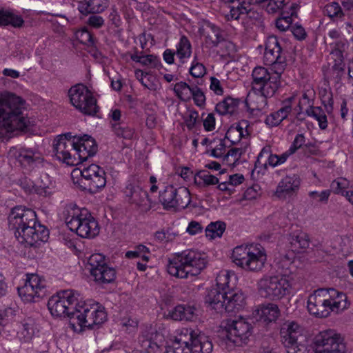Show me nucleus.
<instances>
[{
	"mask_svg": "<svg viewBox=\"0 0 353 353\" xmlns=\"http://www.w3.org/2000/svg\"><path fill=\"white\" fill-rule=\"evenodd\" d=\"M56 159L59 162L65 164L67 166H79L78 168H83L85 167L83 163L87 161L88 157L82 158V156H55Z\"/></svg>",
	"mask_w": 353,
	"mask_h": 353,
	"instance_id": "52",
	"label": "nucleus"
},
{
	"mask_svg": "<svg viewBox=\"0 0 353 353\" xmlns=\"http://www.w3.org/2000/svg\"><path fill=\"white\" fill-rule=\"evenodd\" d=\"M283 73L263 66L255 67L252 72V86L254 90L263 92L266 96H274L281 86Z\"/></svg>",
	"mask_w": 353,
	"mask_h": 353,
	"instance_id": "8",
	"label": "nucleus"
},
{
	"mask_svg": "<svg viewBox=\"0 0 353 353\" xmlns=\"http://www.w3.org/2000/svg\"><path fill=\"white\" fill-rule=\"evenodd\" d=\"M204 114H202L203 125L205 131L212 132L216 128V118L214 113H209L204 118Z\"/></svg>",
	"mask_w": 353,
	"mask_h": 353,
	"instance_id": "62",
	"label": "nucleus"
},
{
	"mask_svg": "<svg viewBox=\"0 0 353 353\" xmlns=\"http://www.w3.org/2000/svg\"><path fill=\"white\" fill-rule=\"evenodd\" d=\"M15 157L16 163H17L21 168L28 171L32 170V156H15Z\"/></svg>",
	"mask_w": 353,
	"mask_h": 353,
	"instance_id": "64",
	"label": "nucleus"
},
{
	"mask_svg": "<svg viewBox=\"0 0 353 353\" xmlns=\"http://www.w3.org/2000/svg\"><path fill=\"white\" fill-rule=\"evenodd\" d=\"M225 298L226 292L213 288L208 292L205 301L212 310L218 313H223L225 311Z\"/></svg>",
	"mask_w": 353,
	"mask_h": 353,
	"instance_id": "24",
	"label": "nucleus"
},
{
	"mask_svg": "<svg viewBox=\"0 0 353 353\" xmlns=\"http://www.w3.org/2000/svg\"><path fill=\"white\" fill-rule=\"evenodd\" d=\"M248 121L242 120L238 123H234L228 130L225 137L233 144L238 143L241 138L248 136Z\"/></svg>",
	"mask_w": 353,
	"mask_h": 353,
	"instance_id": "29",
	"label": "nucleus"
},
{
	"mask_svg": "<svg viewBox=\"0 0 353 353\" xmlns=\"http://www.w3.org/2000/svg\"><path fill=\"white\" fill-rule=\"evenodd\" d=\"M263 62L270 66V70H277L279 73H283L285 69V57L283 55L282 48L274 36L269 37L266 41Z\"/></svg>",
	"mask_w": 353,
	"mask_h": 353,
	"instance_id": "18",
	"label": "nucleus"
},
{
	"mask_svg": "<svg viewBox=\"0 0 353 353\" xmlns=\"http://www.w3.org/2000/svg\"><path fill=\"white\" fill-rule=\"evenodd\" d=\"M77 307L74 319L81 327L93 329L106 320V313L99 304H88L79 300Z\"/></svg>",
	"mask_w": 353,
	"mask_h": 353,
	"instance_id": "13",
	"label": "nucleus"
},
{
	"mask_svg": "<svg viewBox=\"0 0 353 353\" xmlns=\"http://www.w3.org/2000/svg\"><path fill=\"white\" fill-rule=\"evenodd\" d=\"M192 46L189 39L184 35L181 36L176 45V56L183 59L190 57Z\"/></svg>",
	"mask_w": 353,
	"mask_h": 353,
	"instance_id": "49",
	"label": "nucleus"
},
{
	"mask_svg": "<svg viewBox=\"0 0 353 353\" xmlns=\"http://www.w3.org/2000/svg\"><path fill=\"white\" fill-rule=\"evenodd\" d=\"M294 97L288 98L285 101L283 107L267 116L265 120V124L270 127L277 126L286 119L292 111L291 103Z\"/></svg>",
	"mask_w": 353,
	"mask_h": 353,
	"instance_id": "26",
	"label": "nucleus"
},
{
	"mask_svg": "<svg viewBox=\"0 0 353 353\" xmlns=\"http://www.w3.org/2000/svg\"><path fill=\"white\" fill-rule=\"evenodd\" d=\"M199 112L194 108H188L182 115L183 121L187 128L195 132L197 128H200V121L199 120Z\"/></svg>",
	"mask_w": 353,
	"mask_h": 353,
	"instance_id": "40",
	"label": "nucleus"
},
{
	"mask_svg": "<svg viewBox=\"0 0 353 353\" xmlns=\"http://www.w3.org/2000/svg\"><path fill=\"white\" fill-rule=\"evenodd\" d=\"M230 276V273L228 270L221 271L216 278V287L215 288L223 292L234 288V283L231 284Z\"/></svg>",
	"mask_w": 353,
	"mask_h": 353,
	"instance_id": "50",
	"label": "nucleus"
},
{
	"mask_svg": "<svg viewBox=\"0 0 353 353\" xmlns=\"http://www.w3.org/2000/svg\"><path fill=\"white\" fill-rule=\"evenodd\" d=\"M77 38L81 43L88 46H93L94 43V38L86 27L81 28L76 32Z\"/></svg>",
	"mask_w": 353,
	"mask_h": 353,
	"instance_id": "56",
	"label": "nucleus"
},
{
	"mask_svg": "<svg viewBox=\"0 0 353 353\" xmlns=\"http://www.w3.org/2000/svg\"><path fill=\"white\" fill-rule=\"evenodd\" d=\"M75 151V139L72 141H65L56 137L53 141V152L55 154H70V151Z\"/></svg>",
	"mask_w": 353,
	"mask_h": 353,
	"instance_id": "43",
	"label": "nucleus"
},
{
	"mask_svg": "<svg viewBox=\"0 0 353 353\" xmlns=\"http://www.w3.org/2000/svg\"><path fill=\"white\" fill-rule=\"evenodd\" d=\"M307 115L312 117L318 121L319 127L321 130H326L328 126L327 117L325 110L319 106L312 108L307 110Z\"/></svg>",
	"mask_w": 353,
	"mask_h": 353,
	"instance_id": "41",
	"label": "nucleus"
},
{
	"mask_svg": "<svg viewBox=\"0 0 353 353\" xmlns=\"http://www.w3.org/2000/svg\"><path fill=\"white\" fill-rule=\"evenodd\" d=\"M75 152L77 153L85 152L87 154H95L97 145L95 140L88 134L75 139Z\"/></svg>",
	"mask_w": 353,
	"mask_h": 353,
	"instance_id": "32",
	"label": "nucleus"
},
{
	"mask_svg": "<svg viewBox=\"0 0 353 353\" xmlns=\"http://www.w3.org/2000/svg\"><path fill=\"white\" fill-rule=\"evenodd\" d=\"M295 321H288L281 329V341L288 353H305L306 337Z\"/></svg>",
	"mask_w": 353,
	"mask_h": 353,
	"instance_id": "11",
	"label": "nucleus"
},
{
	"mask_svg": "<svg viewBox=\"0 0 353 353\" xmlns=\"http://www.w3.org/2000/svg\"><path fill=\"white\" fill-rule=\"evenodd\" d=\"M79 297L80 294L74 290L59 291L48 300V310L54 316L74 319Z\"/></svg>",
	"mask_w": 353,
	"mask_h": 353,
	"instance_id": "7",
	"label": "nucleus"
},
{
	"mask_svg": "<svg viewBox=\"0 0 353 353\" xmlns=\"http://www.w3.org/2000/svg\"><path fill=\"white\" fill-rule=\"evenodd\" d=\"M191 353H211L213 349L209 337L199 332L190 345Z\"/></svg>",
	"mask_w": 353,
	"mask_h": 353,
	"instance_id": "31",
	"label": "nucleus"
},
{
	"mask_svg": "<svg viewBox=\"0 0 353 353\" xmlns=\"http://www.w3.org/2000/svg\"><path fill=\"white\" fill-rule=\"evenodd\" d=\"M330 44L332 46V53L335 54L340 59L343 58V53L348 48L347 41L342 38L339 40L332 41Z\"/></svg>",
	"mask_w": 353,
	"mask_h": 353,
	"instance_id": "54",
	"label": "nucleus"
},
{
	"mask_svg": "<svg viewBox=\"0 0 353 353\" xmlns=\"http://www.w3.org/2000/svg\"><path fill=\"white\" fill-rule=\"evenodd\" d=\"M348 306L346 294L334 288L318 289L307 299L308 312L320 318L328 316L331 312L338 314Z\"/></svg>",
	"mask_w": 353,
	"mask_h": 353,
	"instance_id": "2",
	"label": "nucleus"
},
{
	"mask_svg": "<svg viewBox=\"0 0 353 353\" xmlns=\"http://www.w3.org/2000/svg\"><path fill=\"white\" fill-rule=\"evenodd\" d=\"M212 30L215 39H214L211 35H208V38L212 41L213 46H219L220 52L223 55H230L235 52V46L233 43L229 41L221 40V34L219 28L212 26Z\"/></svg>",
	"mask_w": 353,
	"mask_h": 353,
	"instance_id": "33",
	"label": "nucleus"
},
{
	"mask_svg": "<svg viewBox=\"0 0 353 353\" xmlns=\"http://www.w3.org/2000/svg\"><path fill=\"white\" fill-rule=\"evenodd\" d=\"M301 180L299 175H286L278 183L274 196L281 200H285L296 195L299 190Z\"/></svg>",
	"mask_w": 353,
	"mask_h": 353,
	"instance_id": "20",
	"label": "nucleus"
},
{
	"mask_svg": "<svg viewBox=\"0 0 353 353\" xmlns=\"http://www.w3.org/2000/svg\"><path fill=\"white\" fill-rule=\"evenodd\" d=\"M226 228V225L224 222L218 221L211 222L205 228V235L210 239H214L217 237H221Z\"/></svg>",
	"mask_w": 353,
	"mask_h": 353,
	"instance_id": "46",
	"label": "nucleus"
},
{
	"mask_svg": "<svg viewBox=\"0 0 353 353\" xmlns=\"http://www.w3.org/2000/svg\"><path fill=\"white\" fill-rule=\"evenodd\" d=\"M190 73L195 78L202 77L205 74V68L202 63H199L196 58H194L190 68Z\"/></svg>",
	"mask_w": 353,
	"mask_h": 353,
	"instance_id": "59",
	"label": "nucleus"
},
{
	"mask_svg": "<svg viewBox=\"0 0 353 353\" xmlns=\"http://www.w3.org/2000/svg\"><path fill=\"white\" fill-rule=\"evenodd\" d=\"M17 291L26 302H37L47 294L45 281L35 274H27L24 285L17 288Z\"/></svg>",
	"mask_w": 353,
	"mask_h": 353,
	"instance_id": "15",
	"label": "nucleus"
},
{
	"mask_svg": "<svg viewBox=\"0 0 353 353\" xmlns=\"http://www.w3.org/2000/svg\"><path fill=\"white\" fill-rule=\"evenodd\" d=\"M273 96H266L263 92L254 90L249 92L245 99L247 107L251 110H263L268 105V98Z\"/></svg>",
	"mask_w": 353,
	"mask_h": 353,
	"instance_id": "27",
	"label": "nucleus"
},
{
	"mask_svg": "<svg viewBox=\"0 0 353 353\" xmlns=\"http://www.w3.org/2000/svg\"><path fill=\"white\" fill-rule=\"evenodd\" d=\"M226 292L225 312H236L243 308L245 305V297L241 290L231 288Z\"/></svg>",
	"mask_w": 353,
	"mask_h": 353,
	"instance_id": "23",
	"label": "nucleus"
},
{
	"mask_svg": "<svg viewBox=\"0 0 353 353\" xmlns=\"http://www.w3.org/2000/svg\"><path fill=\"white\" fill-rule=\"evenodd\" d=\"M112 128L117 136L125 139H131L134 134V130L125 124L116 123L112 124Z\"/></svg>",
	"mask_w": 353,
	"mask_h": 353,
	"instance_id": "53",
	"label": "nucleus"
},
{
	"mask_svg": "<svg viewBox=\"0 0 353 353\" xmlns=\"http://www.w3.org/2000/svg\"><path fill=\"white\" fill-rule=\"evenodd\" d=\"M292 246L296 249H305L310 245L308 235L301 231H296L292 233L290 239Z\"/></svg>",
	"mask_w": 353,
	"mask_h": 353,
	"instance_id": "45",
	"label": "nucleus"
},
{
	"mask_svg": "<svg viewBox=\"0 0 353 353\" xmlns=\"http://www.w3.org/2000/svg\"><path fill=\"white\" fill-rule=\"evenodd\" d=\"M287 157L288 156H258L255 165L258 168L263 167L265 170L268 167L274 168L285 163Z\"/></svg>",
	"mask_w": 353,
	"mask_h": 353,
	"instance_id": "38",
	"label": "nucleus"
},
{
	"mask_svg": "<svg viewBox=\"0 0 353 353\" xmlns=\"http://www.w3.org/2000/svg\"><path fill=\"white\" fill-rule=\"evenodd\" d=\"M193 89L194 90L192 93V99H193L196 105L200 108H203L205 104V97L204 93L196 85H194Z\"/></svg>",
	"mask_w": 353,
	"mask_h": 353,
	"instance_id": "63",
	"label": "nucleus"
},
{
	"mask_svg": "<svg viewBox=\"0 0 353 353\" xmlns=\"http://www.w3.org/2000/svg\"><path fill=\"white\" fill-rule=\"evenodd\" d=\"M194 183L200 188L219 183V179L205 170H201L194 174Z\"/></svg>",
	"mask_w": 353,
	"mask_h": 353,
	"instance_id": "36",
	"label": "nucleus"
},
{
	"mask_svg": "<svg viewBox=\"0 0 353 353\" xmlns=\"http://www.w3.org/2000/svg\"><path fill=\"white\" fill-rule=\"evenodd\" d=\"M128 202L137 205L142 212H148L152 208V202L148 192L140 186L130 183L124 190Z\"/></svg>",
	"mask_w": 353,
	"mask_h": 353,
	"instance_id": "21",
	"label": "nucleus"
},
{
	"mask_svg": "<svg viewBox=\"0 0 353 353\" xmlns=\"http://www.w3.org/2000/svg\"><path fill=\"white\" fill-rule=\"evenodd\" d=\"M68 94L72 105L81 112L93 116L98 112L97 99L85 85L77 84L71 87Z\"/></svg>",
	"mask_w": 353,
	"mask_h": 353,
	"instance_id": "12",
	"label": "nucleus"
},
{
	"mask_svg": "<svg viewBox=\"0 0 353 353\" xmlns=\"http://www.w3.org/2000/svg\"><path fill=\"white\" fill-rule=\"evenodd\" d=\"M206 264L207 261L203 254L194 250H186L169 259L166 267L171 276L187 279L189 276L200 274Z\"/></svg>",
	"mask_w": 353,
	"mask_h": 353,
	"instance_id": "3",
	"label": "nucleus"
},
{
	"mask_svg": "<svg viewBox=\"0 0 353 353\" xmlns=\"http://www.w3.org/2000/svg\"><path fill=\"white\" fill-rule=\"evenodd\" d=\"M177 188L173 185H168L159 192V201L165 210L174 208V198L176 197Z\"/></svg>",
	"mask_w": 353,
	"mask_h": 353,
	"instance_id": "37",
	"label": "nucleus"
},
{
	"mask_svg": "<svg viewBox=\"0 0 353 353\" xmlns=\"http://www.w3.org/2000/svg\"><path fill=\"white\" fill-rule=\"evenodd\" d=\"M349 186V181L345 178H338L331 183V188L335 194H341Z\"/></svg>",
	"mask_w": 353,
	"mask_h": 353,
	"instance_id": "57",
	"label": "nucleus"
},
{
	"mask_svg": "<svg viewBox=\"0 0 353 353\" xmlns=\"http://www.w3.org/2000/svg\"><path fill=\"white\" fill-rule=\"evenodd\" d=\"M174 199L175 203L174 209L185 208L191 201L189 190L184 187L177 188L176 197Z\"/></svg>",
	"mask_w": 353,
	"mask_h": 353,
	"instance_id": "44",
	"label": "nucleus"
},
{
	"mask_svg": "<svg viewBox=\"0 0 353 353\" xmlns=\"http://www.w3.org/2000/svg\"><path fill=\"white\" fill-rule=\"evenodd\" d=\"M193 88L194 85L190 86L185 82L180 81L174 85V92L181 101H189L192 97Z\"/></svg>",
	"mask_w": 353,
	"mask_h": 353,
	"instance_id": "42",
	"label": "nucleus"
},
{
	"mask_svg": "<svg viewBox=\"0 0 353 353\" xmlns=\"http://www.w3.org/2000/svg\"><path fill=\"white\" fill-rule=\"evenodd\" d=\"M198 333V331L192 328H182L173 342L181 345H190Z\"/></svg>",
	"mask_w": 353,
	"mask_h": 353,
	"instance_id": "48",
	"label": "nucleus"
},
{
	"mask_svg": "<svg viewBox=\"0 0 353 353\" xmlns=\"http://www.w3.org/2000/svg\"><path fill=\"white\" fill-rule=\"evenodd\" d=\"M331 191L330 190H325L321 192L317 191H311L308 193L309 196L313 200L326 203L330 196Z\"/></svg>",
	"mask_w": 353,
	"mask_h": 353,
	"instance_id": "61",
	"label": "nucleus"
},
{
	"mask_svg": "<svg viewBox=\"0 0 353 353\" xmlns=\"http://www.w3.org/2000/svg\"><path fill=\"white\" fill-rule=\"evenodd\" d=\"M63 216L68 228L83 238H94L99 233L97 220L85 208L69 203L64 208Z\"/></svg>",
	"mask_w": 353,
	"mask_h": 353,
	"instance_id": "5",
	"label": "nucleus"
},
{
	"mask_svg": "<svg viewBox=\"0 0 353 353\" xmlns=\"http://www.w3.org/2000/svg\"><path fill=\"white\" fill-rule=\"evenodd\" d=\"M23 99L14 94L0 98V128L7 132L28 130L30 121L22 116Z\"/></svg>",
	"mask_w": 353,
	"mask_h": 353,
	"instance_id": "4",
	"label": "nucleus"
},
{
	"mask_svg": "<svg viewBox=\"0 0 353 353\" xmlns=\"http://www.w3.org/2000/svg\"><path fill=\"white\" fill-rule=\"evenodd\" d=\"M232 259L236 265L245 270L257 272L263 268L266 254L261 245H241L234 248Z\"/></svg>",
	"mask_w": 353,
	"mask_h": 353,
	"instance_id": "6",
	"label": "nucleus"
},
{
	"mask_svg": "<svg viewBox=\"0 0 353 353\" xmlns=\"http://www.w3.org/2000/svg\"><path fill=\"white\" fill-rule=\"evenodd\" d=\"M195 308L188 305H179L170 312V316L174 321H192Z\"/></svg>",
	"mask_w": 353,
	"mask_h": 353,
	"instance_id": "34",
	"label": "nucleus"
},
{
	"mask_svg": "<svg viewBox=\"0 0 353 353\" xmlns=\"http://www.w3.org/2000/svg\"><path fill=\"white\" fill-rule=\"evenodd\" d=\"M290 14H281L275 21L276 27L281 31H286L291 26L292 19Z\"/></svg>",
	"mask_w": 353,
	"mask_h": 353,
	"instance_id": "58",
	"label": "nucleus"
},
{
	"mask_svg": "<svg viewBox=\"0 0 353 353\" xmlns=\"http://www.w3.org/2000/svg\"><path fill=\"white\" fill-rule=\"evenodd\" d=\"M8 223L18 242L26 248L37 247L48 239V230L37 222L35 212L25 206L17 205L12 209Z\"/></svg>",
	"mask_w": 353,
	"mask_h": 353,
	"instance_id": "1",
	"label": "nucleus"
},
{
	"mask_svg": "<svg viewBox=\"0 0 353 353\" xmlns=\"http://www.w3.org/2000/svg\"><path fill=\"white\" fill-rule=\"evenodd\" d=\"M88 263L90 266V274L96 282L106 284L114 281L116 271L106 263L103 254L99 253L92 254L88 258Z\"/></svg>",
	"mask_w": 353,
	"mask_h": 353,
	"instance_id": "17",
	"label": "nucleus"
},
{
	"mask_svg": "<svg viewBox=\"0 0 353 353\" xmlns=\"http://www.w3.org/2000/svg\"><path fill=\"white\" fill-rule=\"evenodd\" d=\"M79 174H81V178L77 183L84 190L95 193L105 185V172L96 164H91L83 168H77L72 170L71 175L73 178L74 175Z\"/></svg>",
	"mask_w": 353,
	"mask_h": 353,
	"instance_id": "10",
	"label": "nucleus"
},
{
	"mask_svg": "<svg viewBox=\"0 0 353 353\" xmlns=\"http://www.w3.org/2000/svg\"><path fill=\"white\" fill-rule=\"evenodd\" d=\"M291 287L290 279L279 275L265 276L258 281L259 294L272 301L280 300L290 294Z\"/></svg>",
	"mask_w": 353,
	"mask_h": 353,
	"instance_id": "9",
	"label": "nucleus"
},
{
	"mask_svg": "<svg viewBox=\"0 0 353 353\" xmlns=\"http://www.w3.org/2000/svg\"><path fill=\"white\" fill-rule=\"evenodd\" d=\"M216 111L221 115L232 114L236 109V103L232 98H227L218 103L216 105Z\"/></svg>",
	"mask_w": 353,
	"mask_h": 353,
	"instance_id": "51",
	"label": "nucleus"
},
{
	"mask_svg": "<svg viewBox=\"0 0 353 353\" xmlns=\"http://www.w3.org/2000/svg\"><path fill=\"white\" fill-rule=\"evenodd\" d=\"M252 334L251 323L243 318L232 321L227 323L226 336L229 341L236 345L246 344Z\"/></svg>",
	"mask_w": 353,
	"mask_h": 353,
	"instance_id": "19",
	"label": "nucleus"
},
{
	"mask_svg": "<svg viewBox=\"0 0 353 353\" xmlns=\"http://www.w3.org/2000/svg\"><path fill=\"white\" fill-rule=\"evenodd\" d=\"M325 12L332 18H341L343 16V13L340 5L336 2H331L325 7Z\"/></svg>",
	"mask_w": 353,
	"mask_h": 353,
	"instance_id": "55",
	"label": "nucleus"
},
{
	"mask_svg": "<svg viewBox=\"0 0 353 353\" xmlns=\"http://www.w3.org/2000/svg\"><path fill=\"white\" fill-rule=\"evenodd\" d=\"M21 327L17 332L18 337L23 342L30 341L35 335L38 329L35 319L32 317H26L21 322Z\"/></svg>",
	"mask_w": 353,
	"mask_h": 353,
	"instance_id": "30",
	"label": "nucleus"
},
{
	"mask_svg": "<svg viewBox=\"0 0 353 353\" xmlns=\"http://www.w3.org/2000/svg\"><path fill=\"white\" fill-rule=\"evenodd\" d=\"M314 96L315 92L312 89H307L302 94L298 103L300 112L305 111L307 114L308 109L315 107L313 105Z\"/></svg>",
	"mask_w": 353,
	"mask_h": 353,
	"instance_id": "47",
	"label": "nucleus"
},
{
	"mask_svg": "<svg viewBox=\"0 0 353 353\" xmlns=\"http://www.w3.org/2000/svg\"><path fill=\"white\" fill-rule=\"evenodd\" d=\"M165 353H191V352L190 345L172 342L171 345L166 346Z\"/></svg>",
	"mask_w": 353,
	"mask_h": 353,
	"instance_id": "60",
	"label": "nucleus"
},
{
	"mask_svg": "<svg viewBox=\"0 0 353 353\" xmlns=\"http://www.w3.org/2000/svg\"><path fill=\"white\" fill-rule=\"evenodd\" d=\"M108 7V0H88L78 3V10L83 14H99Z\"/></svg>",
	"mask_w": 353,
	"mask_h": 353,
	"instance_id": "28",
	"label": "nucleus"
},
{
	"mask_svg": "<svg viewBox=\"0 0 353 353\" xmlns=\"http://www.w3.org/2000/svg\"><path fill=\"white\" fill-rule=\"evenodd\" d=\"M224 17L227 21H239L246 28L260 23L262 19L261 13L248 1L238 3L237 6L230 5L224 12Z\"/></svg>",
	"mask_w": 353,
	"mask_h": 353,
	"instance_id": "14",
	"label": "nucleus"
},
{
	"mask_svg": "<svg viewBox=\"0 0 353 353\" xmlns=\"http://www.w3.org/2000/svg\"><path fill=\"white\" fill-rule=\"evenodd\" d=\"M23 18L8 10L0 9V26L11 25L14 28H20L23 25Z\"/></svg>",
	"mask_w": 353,
	"mask_h": 353,
	"instance_id": "39",
	"label": "nucleus"
},
{
	"mask_svg": "<svg viewBox=\"0 0 353 353\" xmlns=\"http://www.w3.org/2000/svg\"><path fill=\"white\" fill-rule=\"evenodd\" d=\"M275 265L278 275L290 279L292 282V278L290 275L294 268L292 259L287 255L281 256L276 259Z\"/></svg>",
	"mask_w": 353,
	"mask_h": 353,
	"instance_id": "35",
	"label": "nucleus"
},
{
	"mask_svg": "<svg viewBox=\"0 0 353 353\" xmlns=\"http://www.w3.org/2000/svg\"><path fill=\"white\" fill-rule=\"evenodd\" d=\"M279 315V307L274 303L261 305L253 312V316L256 321L265 323L275 321Z\"/></svg>",
	"mask_w": 353,
	"mask_h": 353,
	"instance_id": "25",
	"label": "nucleus"
},
{
	"mask_svg": "<svg viewBox=\"0 0 353 353\" xmlns=\"http://www.w3.org/2000/svg\"><path fill=\"white\" fill-rule=\"evenodd\" d=\"M299 8V4L290 0H270L266 10L268 13L281 11V14L296 16Z\"/></svg>",
	"mask_w": 353,
	"mask_h": 353,
	"instance_id": "22",
	"label": "nucleus"
},
{
	"mask_svg": "<svg viewBox=\"0 0 353 353\" xmlns=\"http://www.w3.org/2000/svg\"><path fill=\"white\" fill-rule=\"evenodd\" d=\"M315 353H345L343 339L333 330L320 332L314 338Z\"/></svg>",
	"mask_w": 353,
	"mask_h": 353,
	"instance_id": "16",
	"label": "nucleus"
}]
</instances>
